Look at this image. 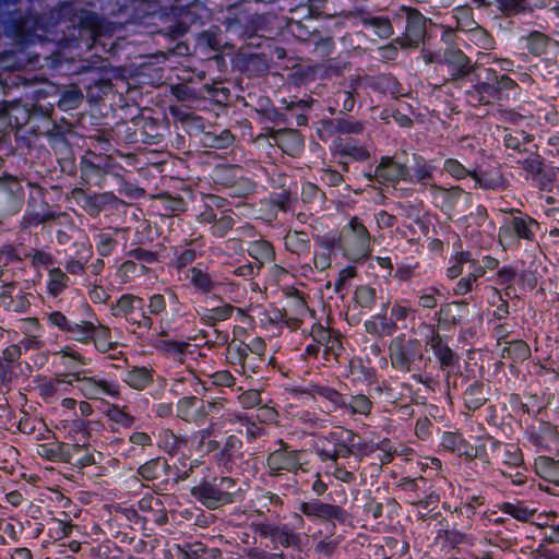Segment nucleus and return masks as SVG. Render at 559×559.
I'll use <instances>...</instances> for the list:
<instances>
[{"label": "nucleus", "mask_w": 559, "mask_h": 559, "mask_svg": "<svg viewBox=\"0 0 559 559\" xmlns=\"http://www.w3.org/2000/svg\"><path fill=\"white\" fill-rule=\"evenodd\" d=\"M408 174L406 165L394 160L389 156H383L376 167L373 174H367L369 181H377L381 185H394L401 180H405Z\"/></svg>", "instance_id": "nucleus-12"}, {"label": "nucleus", "mask_w": 559, "mask_h": 559, "mask_svg": "<svg viewBox=\"0 0 559 559\" xmlns=\"http://www.w3.org/2000/svg\"><path fill=\"white\" fill-rule=\"evenodd\" d=\"M154 369L146 366H132L124 376L123 382L133 390L143 391L154 381Z\"/></svg>", "instance_id": "nucleus-21"}, {"label": "nucleus", "mask_w": 559, "mask_h": 559, "mask_svg": "<svg viewBox=\"0 0 559 559\" xmlns=\"http://www.w3.org/2000/svg\"><path fill=\"white\" fill-rule=\"evenodd\" d=\"M248 254L257 261V271H259L264 263L272 262L275 259V251L272 243L264 239H259L249 242Z\"/></svg>", "instance_id": "nucleus-30"}, {"label": "nucleus", "mask_w": 559, "mask_h": 559, "mask_svg": "<svg viewBox=\"0 0 559 559\" xmlns=\"http://www.w3.org/2000/svg\"><path fill=\"white\" fill-rule=\"evenodd\" d=\"M535 472L540 478L559 486V460L538 456L535 460Z\"/></svg>", "instance_id": "nucleus-32"}, {"label": "nucleus", "mask_w": 559, "mask_h": 559, "mask_svg": "<svg viewBox=\"0 0 559 559\" xmlns=\"http://www.w3.org/2000/svg\"><path fill=\"white\" fill-rule=\"evenodd\" d=\"M305 393L314 399L321 397L330 402L334 409H342V407L345 405L346 395L324 383L310 382L306 386Z\"/></svg>", "instance_id": "nucleus-22"}, {"label": "nucleus", "mask_w": 559, "mask_h": 559, "mask_svg": "<svg viewBox=\"0 0 559 559\" xmlns=\"http://www.w3.org/2000/svg\"><path fill=\"white\" fill-rule=\"evenodd\" d=\"M143 299L141 297L124 294L122 295L118 300L114 308L115 314L124 316L129 321L133 322L138 321L133 318L134 310L136 308V305H142Z\"/></svg>", "instance_id": "nucleus-45"}, {"label": "nucleus", "mask_w": 559, "mask_h": 559, "mask_svg": "<svg viewBox=\"0 0 559 559\" xmlns=\"http://www.w3.org/2000/svg\"><path fill=\"white\" fill-rule=\"evenodd\" d=\"M10 126L15 128L24 127L31 119V109L19 102L8 104L4 107Z\"/></svg>", "instance_id": "nucleus-39"}, {"label": "nucleus", "mask_w": 559, "mask_h": 559, "mask_svg": "<svg viewBox=\"0 0 559 559\" xmlns=\"http://www.w3.org/2000/svg\"><path fill=\"white\" fill-rule=\"evenodd\" d=\"M56 356L61 358L62 365L66 368L74 369L79 366H86L90 364V359L85 358L78 350L73 349L70 346H66L60 350L55 353Z\"/></svg>", "instance_id": "nucleus-51"}, {"label": "nucleus", "mask_w": 559, "mask_h": 559, "mask_svg": "<svg viewBox=\"0 0 559 559\" xmlns=\"http://www.w3.org/2000/svg\"><path fill=\"white\" fill-rule=\"evenodd\" d=\"M118 229L100 230L96 235V250L99 255L108 257L117 247Z\"/></svg>", "instance_id": "nucleus-47"}, {"label": "nucleus", "mask_w": 559, "mask_h": 559, "mask_svg": "<svg viewBox=\"0 0 559 559\" xmlns=\"http://www.w3.org/2000/svg\"><path fill=\"white\" fill-rule=\"evenodd\" d=\"M526 47L535 56H540L546 52L550 44V38L542 32L533 31L526 37Z\"/></svg>", "instance_id": "nucleus-52"}, {"label": "nucleus", "mask_w": 559, "mask_h": 559, "mask_svg": "<svg viewBox=\"0 0 559 559\" xmlns=\"http://www.w3.org/2000/svg\"><path fill=\"white\" fill-rule=\"evenodd\" d=\"M286 250L298 257L310 254L311 242L305 231L289 230L284 237Z\"/></svg>", "instance_id": "nucleus-28"}, {"label": "nucleus", "mask_w": 559, "mask_h": 559, "mask_svg": "<svg viewBox=\"0 0 559 559\" xmlns=\"http://www.w3.org/2000/svg\"><path fill=\"white\" fill-rule=\"evenodd\" d=\"M533 141L534 136L526 133L525 131H510L508 129L504 130L503 144L507 148L514 152H528V148H526L525 145L531 144Z\"/></svg>", "instance_id": "nucleus-38"}, {"label": "nucleus", "mask_w": 559, "mask_h": 559, "mask_svg": "<svg viewBox=\"0 0 559 559\" xmlns=\"http://www.w3.org/2000/svg\"><path fill=\"white\" fill-rule=\"evenodd\" d=\"M68 386H72L71 372L57 373L52 379L43 380L38 390L45 402L53 403L67 392Z\"/></svg>", "instance_id": "nucleus-15"}, {"label": "nucleus", "mask_w": 559, "mask_h": 559, "mask_svg": "<svg viewBox=\"0 0 559 559\" xmlns=\"http://www.w3.org/2000/svg\"><path fill=\"white\" fill-rule=\"evenodd\" d=\"M501 357L514 362H522L531 357V348L523 340L508 342L501 349Z\"/></svg>", "instance_id": "nucleus-36"}, {"label": "nucleus", "mask_w": 559, "mask_h": 559, "mask_svg": "<svg viewBox=\"0 0 559 559\" xmlns=\"http://www.w3.org/2000/svg\"><path fill=\"white\" fill-rule=\"evenodd\" d=\"M167 301L164 295L162 294H154L150 296L148 302H147V312H142L140 314V319L138 321H134V324H136L141 329L150 330L153 326V319L152 316H159L166 310Z\"/></svg>", "instance_id": "nucleus-26"}, {"label": "nucleus", "mask_w": 559, "mask_h": 559, "mask_svg": "<svg viewBox=\"0 0 559 559\" xmlns=\"http://www.w3.org/2000/svg\"><path fill=\"white\" fill-rule=\"evenodd\" d=\"M431 195L440 202V209L444 213H450L456 206L459 200L464 195L471 199V193L465 192L461 187L454 186L451 188H443L439 185H430Z\"/></svg>", "instance_id": "nucleus-18"}, {"label": "nucleus", "mask_w": 559, "mask_h": 559, "mask_svg": "<svg viewBox=\"0 0 559 559\" xmlns=\"http://www.w3.org/2000/svg\"><path fill=\"white\" fill-rule=\"evenodd\" d=\"M199 403V399L197 396H185L181 397L177 403V416L187 421L190 423L191 419H194L192 417L194 407Z\"/></svg>", "instance_id": "nucleus-60"}, {"label": "nucleus", "mask_w": 559, "mask_h": 559, "mask_svg": "<svg viewBox=\"0 0 559 559\" xmlns=\"http://www.w3.org/2000/svg\"><path fill=\"white\" fill-rule=\"evenodd\" d=\"M44 82L38 78H23L17 72H0V92L8 94L12 88L22 86L23 88L41 85Z\"/></svg>", "instance_id": "nucleus-31"}, {"label": "nucleus", "mask_w": 559, "mask_h": 559, "mask_svg": "<svg viewBox=\"0 0 559 559\" xmlns=\"http://www.w3.org/2000/svg\"><path fill=\"white\" fill-rule=\"evenodd\" d=\"M337 249L354 262L366 259L371 252V236L362 221L353 216L344 225L337 237Z\"/></svg>", "instance_id": "nucleus-1"}, {"label": "nucleus", "mask_w": 559, "mask_h": 559, "mask_svg": "<svg viewBox=\"0 0 559 559\" xmlns=\"http://www.w3.org/2000/svg\"><path fill=\"white\" fill-rule=\"evenodd\" d=\"M205 143L215 148H226L234 142V135L227 129L221 131L219 134L207 132L204 134Z\"/></svg>", "instance_id": "nucleus-59"}, {"label": "nucleus", "mask_w": 559, "mask_h": 559, "mask_svg": "<svg viewBox=\"0 0 559 559\" xmlns=\"http://www.w3.org/2000/svg\"><path fill=\"white\" fill-rule=\"evenodd\" d=\"M95 323L87 320H81L80 322H72L69 331L67 332L69 338L87 345L92 343V336L94 333Z\"/></svg>", "instance_id": "nucleus-42"}, {"label": "nucleus", "mask_w": 559, "mask_h": 559, "mask_svg": "<svg viewBox=\"0 0 559 559\" xmlns=\"http://www.w3.org/2000/svg\"><path fill=\"white\" fill-rule=\"evenodd\" d=\"M274 139L277 146L289 155L298 153L302 147L300 134L295 130L278 131Z\"/></svg>", "instance_id": "nucleus-37"}, {"label": "nucleus", "mask_w": 559, "mask_h": 559, "mask_svg": "<svg viewBox=\"0 0 559 559\" xmlns=\"http://www.w3.org/2000/svg\"><path fill=\"white\" fill-rule=\"evenodd\" d=\"M373 404L371 400L365 394H355L349 397L346 396L345 405L342 411L350 416L360 415L369 417L372 411Z\"/></svg>", "instance_id": "nucleus-33"}, {"label": "nucleus", "mask_w": 559, "mask_h": 559, "mask_svg": "<svg viewBox=\"0 0 559 559\" xmlns=\"http://www.w3.org/2000/svg\"><path fill=\"white\" fill-rule=\"evenodd\" d=\"M13 287V284L5 285L3 292L1 293V298L4 299L10 297V301L8 304L9 310L17 313L26 312L31 307L29 294H20L16 297H11L10 294Z\"/></svg>", "instance_id": "nucleus-49"}, {"label": "nucleus", "mask_w": 559, "mask_h": 559, "mask_svg": "<svg viewBox=\"0 0 559 559\" xmlns=\"http://www.w3.org/2000/svg\"><path fill=\"white\" fill-rule=\"evenodd\" d=\"M24 204V189L17 177L0 175V213L4 216L17 214Z\"/></svg>", "instance_id": "nucleus-8"}, {"label": "nucleus", "mask_w": 559, "mask_h": 559, "mask_svg": "<svg viewBox=\"0 0 559 559\" xmlns=\"http://www.w3.org/2000/svg\"><path fill=\"white\" fill-rule=\"evenodd\" d=\"M340 155L348 156L358 162H365L369 158L368 150L362 145H357L353 142H340L337 144Z\"/></svg>", "instance_id": "nucleus-54"}, {"label": "nucleus", "mask_w": 559, "mask_h": 559, "mask_svg": "<svg viewBox=\"0 0 559 559\" xmlns=\"http://www.w3.org/2000/svg\"><path fill=\"white\" fill-rule=\"evenodd\" d=\"M388 353L391 367L404 373L420 370L425 362L420 341L407 338L405 334L397 335L390 341Z\"/></svg>", "instance_id": "nucleus-3"}, {"label": "nucleus", "mask_w": 559, "mask_h": 559, "mask_svg": "<svg viewBox=\"0 0 559 559\" xmlns=\"http://www.w3.org/2000/svg\"><path fill=\"white\" fill-rule=\"evenodd\" d=\"M272 542L285 548L299 547L301 538L300 534L293 532V528L288 524H276Z\"/></svg>", "instance_id": "nucleus-44"}, {"label": "nucleus", "mask_w": 559, "mask_h": 559, "mask_svg": "<svg viewBox=\"0 0 559 559\" xmlns=\"http://www.w3.org/2000/svg\"><path fill=\"white\" fill-rule=\"evenodd\" d=\"M527 156L519 160L522 165V168L527 171L533 178H536L544 173V160L542 156L537 153V150L531 151L528 150Z\"/></svg>", "instance_id": "nucleus-53"}, {"label": "nucleus", "mask_w": 559, "mask_h": 559, "mask_svg": "<svg viewBox=\"0 0 559 559\" xmlns=\"http://www.w3.org/2000/svg\"><path fill=\"white\" fill-rule=\"evenodd\" d=\"M539 224L528 215L514 216L507 219L499 228V243L503 249L515 248L520 246L521 240L534 241Z\"/></svg>", "instance_id": "nucleus-6"}, {"label": "nucleus", "mask_w": 559, "mask_h": 559, "mask_svg": "<svg viewBox=\"0 0 559 559\" xmlns=\"http://www.w3.org/2000/svg\"><path fill=\"white\" fill-rule=\"evenodd\" d=\"M82 91L78 86L72 85L61 93L58 106L60 109L68 111L76 109L82 104Z\"/></svg>", "instance_id": "nucleus-48"}, {"label": "nucleus", "mask_w": 559, "mask_h": 559, "mask_svg": "<svg viewBox=\"0 0 559 559\" xmlns=\"http://www.w3.org/2000/svg\"><path fill=\"white\" fill-rule=\"evenodd\" d=\"M107 416L110 420L124 428L131 427L134 423V417L126 412V407L121 408L114 405L107 411Z\"/></svg>", "instance_id": "nucleus-63"}, {"label": "nucleus", "mask_w": 559, "mask_h": 559, "mask_svg": "<svg viewBox=\"0 0 559 559\" xmlns=\"http://www.w3.org/2000/svg\"><path fill=\"white\" fill-rule=\"evenodd\" d=\"M330 438L334 441L332 449L320 448L317 454L323 463H338L340 459H348L354 455L355 433L352 430H340L330 433Z\"/></svg>", "instance_id": "nucleus-11"}, {"label": "nucleus", "mask_w": 559, "mask_h": 559, "mask_svg": "<svg viewBox=\"0 0 559 559\" xmlns=\"http://www.w3.org/2000/svg\"><path fill=\"white\" fill-rule=\"evenodd\" d=\"M310 334L314 343L324 347L323 357L325 361L330 362L331 360H338V357L343 352V346L337 335L329 329H325L320 323L312 325Z\"/></svg>", "instance_id": "nucleus-13"}, {"label": "nucleus", "mask_w": 559, "mask_h": 559, "mask_svg": "<svg viewBox=\"0 0 559 559\" xmlns=\"http://www.w3.org/2000/svg\"><path fill=\"white\" fill-rule=\"evenodd\" d=\"M453 17L456 21V29L459 32H471L478 25L474 20L473 11L467 5L455 7L452 11Z\"/></svg>", "instance_id": "nucleus-46"}, {"label": "nucleus", "mask_w": 559, "mask_h": 559, "mask_svg": "<svg viewBox=\"0 0 559 559\" xmlns=\"http://www.w3.org/2000/svg\"><path fill=\"white\" fill-rule=\"evenodd\" d=\"M490 453L497 464H502L501 475L509 478L513 485L521 486L526 483V467L523 454L518 444L503 443L496 439L490 442Z\"/></svg>", "instance_id": "nucleus-4"}, {"label": "nucleus", "mask_w": 559, "mask_h": 559, "mask_svg": "<svg viewBox=\"0 0 559 559\" xmlns=\"http://www.w3.org/2000/svg\"><path fill=\"white\" fill-rule=\"evenodd\" d=\"M239 488L231 477H215L192 487V496L210 510L235 502Z\"/></svg>", "instance_id": "nucleus-2"}, {"label": "nucleus", "mask_w": 559, "mask_h": 559, "mask_svg": "<svg viewBox=\"0 0 559 559\" xmlns=\"http://www.w3.org/2000/svg\"><path fill=\"white\" fill-rule=\"evenodd\" d=\"M242 441L235 435L226 438L223 448L216 453L217 461L225 467H230L231 464L242 456Z\"/></svg>", "instance_id": "nucleus-27"}, {"label": "nucleus", "mask_w": 559, "mask_h": 559, "mask_svg": "<svg viewBox=\"0 0 559 559\" xmlns=\"http://www.w3.org/2000/svg\"><path fill=\"white\" fill-rule=\"evenodd\" d=\"M443 170L455 180H462L467 177L473 178L475 181V188H489V186L483 181L476 170L467 169L460 160L455 158H447L443 163Z\"/></svg>", "instance_id": "nucleus-25"}, {"label": "nucleus", "mask_w": 559, "mask_h": 559, "mask_svg": "<svg viewBox=\"0 0 559 559\" xmlns=\"http://www.w3.org/2000/svg\"><path fill=\"white\" fill-rule=\"evenodd\" d=\"M228 207V201L216 194H201V201L197 209L195 219L199 224L214 218V214H219Z\"/></svg>", "instance_id": "nucleus-19"}, {"label": "nucleus", "mask_w": 559, "mask_h": 559, "mask_svg": "<svg viewBox=\"0 0 559 559\" xmlns=\"http://www.w3.org/2000/svg\"><path fill=\"white\" fill-rule=\"evenodd\" d=\"M488 401V388L480 382H474L464 392L465 406L471 411L480 408Z\"/></svg>", "instance_id": "nucleus-34"}, {"label": "nucleus", "mask_w": 559, "mask_h": 559, "mask_svg": "<svg viewBox=\"0 0 559 559\" xmlns=\"http://www.w3.org/2000/svg\"><path fill=\"white\" fill-rule=\"evenodd\" d=\"M167 466L166 461L153 459L141 465L138 469L139 475L146 480H154L160 476V472Z\"/></svg>", "instance_id": "nucleus-58"}, {"label": "nucleus", "mask_w": 559, "mask_h": 559, "mask_svg": "<svg viewBox=\"0 0 559 559\" xmlns=\"http://www.w3.org/2000/svg\"><path fill=\"white\" fill-rule=\"evenodd\" d=\"M443 449L456 453L466 460H474L480 455V449L477 445L469 444L460 433L444 432L441 440Z\"/></svg>", "instance_id": "nucleus-17"}, {"label": "nucleus", "mask_w": 559, "mask_h": 559, "mask_svg": "<svg viewBox=\"0 0 559 559\" xmlns=\"http://www.w3.org/2000/svg\"><path fill=\"white\" fill-rule=\"evenodd\" d=\"M442 58L444 59L445 64L454 67L456 70H464L467 63V58L464 52L455 48L447 49Z\"/></svg>", "instance_id": "nucleus-64"}, {"label": "nucleus", "mask_w": 559, "mask_h": 559, "mask_svg": "<svg viewBox=\"0 0 559 559\" xmlns=\"http://www.w3.org/2000/svg\"><path fill=\"white\" fill-rule=\"evenodd\" d=\"M92 343L100 353H109L117 348V342L112 341L111 331L103 324H95Z\"/></svg>", "instance_id": "nucleus-41"}, {"label": "nucleus", "mask_w": 559, "mask_h": 559, "mask_svg": "<svg viewBox=\"0 0 559 559\" xmlns=\"http://www.w3.org/2000/svg\"><path fill=\"white\" fill-rule=\"evenodd\" d=\"M254 502L259 506V509L254 510L258 515H264L265 511H270V507H282L283 504L282 498L272 491L257 495Z\"/></svg>", "instance_id": "nucleus-56"}, {"label": "nucleus", "mask_w": 559, "mask_h": 559, "mask_svg": "<svg viewBox=\"0 0 559 559\" xmlns=\"http://www.w3.org/2000/svg\"><path fill=\"white\" fill-rule=\"evenodd\" d=\"M72 386H75L88 400H102L104 396H118V385L106 379L87 376L84 370L72 371Z\"/></svg>", "instance_id": "nucleus-7"}, {"label": "nucleus", "mask_w": 559, "mask_h": 559, "mask_svg": "<svg viewBox=\"0 0 559 559\" xmlns=\"http://www.w3.org/2000/svg\"><path fill=\"white\" fill-rule=\"evenodd\" d=\"M246 350L245 347H228L227 359L229 364L234 366L239 365L240 369L238 371L240 373H259L265 361V357L246 354Z\"/></svg>", "instance_id": "nucleus-16"}, {"label": "nucleus", "mask_w": 559, "mask_h": 559, "mask_svg": "<svg viewBox=\"0 0 559 559\" xmlns=\"http://www.w3.org/2000/svg\"><path fill=\"white\" fill-rule=\"evenodd\" d=\"M298 511L308 518L336 522L343 525L349 523L352 520L350 514L342 507L325 503L318 499L301 502L298 507Z\"/></svg>", "instance_id": "nucleus-10"}, {"label": "nucleus", "mask_w": 559, "mask_h": 559, "mask_svg": "<svg viewBox=\"0 0 559 559\" xmlns=\"http://www.w3.org/2000/svg\"><path fill=\"white\" fill-rule=\"evenodd\" d=\"M500 510L503 513L509 514L514 519L523 522L528 521L534 514L533 510H530L528 508L520 503L504 502L501 504Z\"/></svg>", "instance_id": "nucleus-61"}, {"label": "nucleus", "mask_w": 559, "mask_h": 559, "mask_svg": "<svg viewBox=\"0 0 559 559\" xmlns=\"http://www.w3.org/2000/svg\"><path fill=\"white\" fill-rule=\"evenodd\" d=\"M401 12L406 17L403 36L395 38L402 49H415L423 43L426 34V17L416 9L402 7Z\"/></svg>", "instance_id": "nucleus-9"}, {"label": "nucleus", "mask_w": 559, "mask_h": 559, "mask_svg": "<svg viewBox=\"0 0 559 559\" xmlns=\"http://www.w3.org/2000/svg\"><path fill=\"white\" fill-rule=\"evenodd\" d=\"M354 299L359 307L370 310L376 305L377 292L373 287L361 285L356 288Z\"/></svg>", "instance_id": "nucleus-57"}, {"label": "nucleus", "mask_w": 559, "mask_h": 559, "mask_svg": "<svg viewBox=\"0 0 559 559\" xmlns=\"http://www.w3.org/2000/svg\"><path fill=\"white\" fill-rule=\"evenodd\" d=\"M475 92L478 95V103L486 105L497 98L499 88H498L497 82H495V83L483 82L475 86Z\"/></svg>", "instance_id": "nucleus-62"}, {"label": "nucleus", "mask_w": 559, "mask_h": 559, "mask_svg": "<svg viewBox=\"0 0 559 559\" xmlns=\"http://www.w3.org/2000/svg\"><path fill=\"white\" fill-rule=\"evenodd\" d=\"M234 311L243 316L245 312L241 308H236L231 305L224 304L215 308H203L198 310L197 313L200 317V321L207 326H215L218 322L228 320Z\"/></svg>", "instance_id": "nucleus-23"}, {"label": "nucleus", "mask_w": 559, "mask_h": 559, "mask_svg": "<svg viewBox=\"0 0 559 559\" xmlns=\"http://www.w3.org/2000/svg\"><path fill=\"white\" fill-rule=\"evenodd\" d=\"M50 219L57 221L59 224H69L70 229L74 228V224L67 213H47L40 214H26L22 219V226L28 228L32 226H38L39 224L46 223Z\"/></svg>", "instance_id": "nucleus-40"}, {"label": "nucleus", "mask_w": 559, "mask_h": 559, "mask_svg": "<svg viewBox=\"0 0 559 559\" xmlns=\"http://www.w3.org/2000/svg\"><path fill=\"white\" fill-rule=\"evenodd\" d=\"M234 211L229 207L219 214H214V218L209 219L205 225H210L209 230L214 237H225L235 225Z\"/></svg>", "instance_id": "nucleus-29"}, {"label": "nucleus", "mask_w": 559, "mask_h": 559, "mask_svg": "<svg viewBox=\"0 0 559 559\" xmlns=\"http://www.w3.org/2000/svg\"><path fill=\"white\" fill-rule=\"evenodd\" d=\"M275 445L277 448L266 456L265 465L269 476L278 477L284 474L297 475L299 471H304V450L294 449L283 439H277Z\"/></svg>", "instance_id": "nucleus-5"}, {"label": "nucleus", "mask_w": 559, "mask_h": 559, "mask_svg": "<svg viewBox=\"0 0 559 559\" xmlns=\"http://www.w3.org/2000/svg\"><path fill=\"white\" fill-rule=\"evenodd\" d=\"M69 276L60 267H52L48 272L47 292L50 296L57 297L69 286Z\"/></svg>", "instance_id": "nucleus-43"}, {"label": "nucleus", "mask_w": 559, "mask_h": 559, "mask_svg": "<svg viewBox=\"0 0 559 559\" xmlns=\"http://www.w3.org/2000/svg\"><path fill=\"white\" fill-rule=\"evenodd\" d=\"M189 273L190 283L201 293H211L215 288V282L207 273L203 272L201 269L191 267Z\"/></svg>", "instance_id": "nucleus-50"}, {"label": "nucleus", "mask_w": 559, "mask_h": 559, "mask_svg": "<svg viewBox=\"0 0 559 559\" xmlns=\"http://www.w3.org/2000/svg\"><path fill=\"white\" fill-rule=\"evenodd\" d=\"M497 8L506 16H515L533 11L538 7V0H496Z\"/></svg>", "instance_id": "nucleus-35"}, {"label": "nucleus", "mask_w": 559, "mask_h": 559, "mask_svg": "<svg viewBox=\"0 0 559 559\" xmlns=\"http://www.w3.org/2000/svg\"><path fill=\"white\" fill-rule=\"evenodd\" d=\"M82 449L80 445H70L66 443L43 444L38 450V454L52 462H70L73 452L79 453Z\"/></svg>", "instance_id": "nucleus-24"}, {"label": "nucleus", "mask_w": 559, "mask_h": 559, "mask_svg": "<svg viewBox=\"0 0 559 559\" xmlns=\"http://www.w3.org/2000/svg\"><path fill=\"white\" fill-rule=\"evenodd\" d=\"M71 193L72 198L92 217H97L108 204L116 200V197L111 192L90 195L82 188H75Z\"/></svg>", "instance_id": "nucleus-14"}, {"label": "nucleus", "mask_w": 559, "mask_h": 559, "mask_svg": "<svg viewBox=\"0 0 559 559\" xmlns=\"http://www.w3.org/2000/svg\"><path fill=\"white\" fill-rule=\"evenodd\" d=\"M467 313V304L465 301H452L442 305L435 313L440 325L451 326L463 322Z\"/></svg>", "instance_id": "nucleus-20"}, {"label": "nucleus", "mask_w": 559, "mask_h": 559, "mask_svg": "<svg viewBox=\"0 0 559 559\" xmlns=\"http://www.w3.org/2000/svg\"><path fill=\"white\" fill-rule=\"evenodd\" d=\"M364 25L371 28L380 38H388L393 34L392 25L386 17L374 16L365 19Z\"/></svg>", "instance_id": "nucleus-55"}]
</instances>
